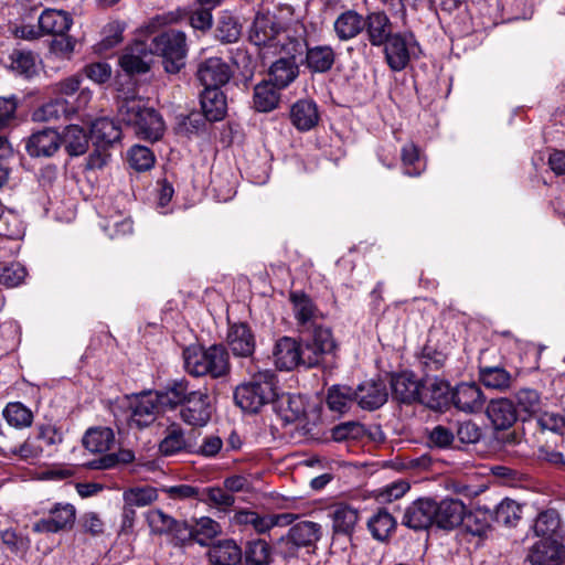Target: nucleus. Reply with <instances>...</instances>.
<instances>
[{"instance_id":"4c0bfd02","label":"nucleus","mask_w":565,"mask_h":565,"mask_svg":"<svg viewBox=\"0 0 565 565\" xmlns=\"http://www.w3.org/2000/svg\"><path fill=\"white\" fill-rule=\"evenodd\" d=\"M335 61V53L330 45H317L307 49L306 65L315 73H324L331 70Z\"/></svg>"},{"instance_id":"680f3d73","label":"nucleus","mask_w":565,"mask_h":565,"mask_svg":"<svg viewBox=\"0 0 565 565\" xmlns=\"http://www.w3.org/2000/svg\"><path fill=\"white\" fill-rule=\"evenodd\" d=\"M223 447L224 443L222 438L217 435L210 434L202 438L200 445L189 447V452L204 458H214L223 450Z\"/></svg>"},{"instance_id":"de8ad7c7","label":"nucleus","mask_w":565,"mask_h":565,"mask_svg":"<svg viewBox=\"0 0 565 565\" xmlns=\"http://www.w3.org/2000/svg\"><path fill=\"white\" fill-rule=\"evenodd\" d=\"M2 413L8 424L15 428H26L33 423L32 411L20 402L8 403Z\"/></svg>"},{"instance_id":"ea45409f","label":"nucleus","mask_w":565,"mask_h":565,"mask_svg":"<svg viewBox=\"0 0 565 565\" xmlns=\"http://www.w3.org/2000/svg\"><path fill=\"white\" fill-rule=\"evenodd\" d=\"M115 441L114 431L108 427H92L83 437L84 447L90 452L108 451Z\"/></svg>"},{"instance_id":"4d7b16f0","label":"nucleus","mask_w":565,"mask_h":565,"mask_svg":"<svg viewBox=\"0 0 565 565\" xmlns=\"http://www.w3.org/2000/svg\"><path fill=\"white\" fill-rule=\"evenodd\" d=\"M516 405L521 413L527 417L536 415L541 411V397L533 388H522L515 394Z\"/></svg>"},{"instance_id":"052dcab7","label":"nucleus","mask_w":565,"mask_h":565,"mask_svg":"<svg viewBox=\"0 0 565 565\" xmlns=\"http://www.w3.org/2000/svg\"><path fill=\"white\" fill-rule=\"evenodd\" d=\"M102 227L110 238H116L130 234L132 232V222L128 217L117 213L106 216L104 223H102Z\"/></svg>"},{"instance_id":"774afa93","label":"nucleus","mask_w":565,"mask_h":565,"mask_svg":"<svg viewBox=\"0 0 565 565\" xmlns=\"http://www.w3.org/2000/svg\"><path fill=\"white\" fill-rule=\"evenodd\" d=\"M82 76L78 74L63 78L51 86L52 94L56 96H70L79 89Z\"/></svg>"},{"instance_id":"37998d69","label":"nucleus","mask_w":565,"mask_h":565,"mask_svg":"<svg viewBox=\"0 0 565 565\" xmlns=\"http://www.w3.org/2000/svg\"><path fill=\"white\" fill-rule=\"evenodd\" d=\"M559 525L561 520L558 513L555 510L550 509L541 512L537 515L533 525V530L536 536L541 537V540H559Z\"/></svg>"},{"instance_id":"69168bd1","label":"nucleus","mask_w":565,"mask_h":565,"mask_svg":"<svg viewBox=\"0 0 565 565\" xmlns=\"http://www.w3.org/2000/svg\"><path fill=\"white\" fill-rule=\"evenodd\" d=\"M26 277V269L20 263H11L4 266L0 273V284L7 287H17L23 282Z\"/></svg>"},{"instance_id":"bb28decb","label":"nucleus","mask_w":565,"mask_h":565,"mask_svg":"<svg viewBox=\"0 0 565 565\" xmlns=\"http://www.w3.org/2000/svg\"><path fill=\"white\" fill-rule=\"evenodd\" d=\"M393 397L402 403L418 401L420 383L411 372L395 374L391 380Z\"/></svg>"},{"instance_id":"f704fd0d","label":"nucleus","mask_w":565,"mask_h":565,"mask_svg":"<svg viewBox=\"0 0 565 565\" xmlns=\"http://www.w3.org/2000/svg\"><path fill=\"white\" fill-rule=\"evenodd\" d=\"M89 138L86 130L78 125H68L61 135V146L72 157L84 154L88 149Z\"/></svg>"},{"instance_id":"6e6d98bb","label":"nucleus","mask_w":565,"mask_h":565,"mask_svg":"<svg viewBox=\"0 0 565 565\" xmlns=\"http://www.w3.org/2000/svg\"><path fill=\"white\" fill-rule=\"evenodd\" d=\"M270 555V547L266 541H250L245 548V563L246 565H268Z\"/></svg>"},{"instance_id":"a19ab883","label":"nucleus","mask_w":565,"mask_h":565,"mask_svg":"<svg viewBox=\"0 0 565 565\" xmlns=\"http://www.w3.org/2000/svg\"><path fill=\"white\" fill-rule=\"evenodd\" d=\"M278 403V409L280 416L286 423H292L306 414V404L305 399L300 395L295 394H281L280 396L277 394L276 399Z\"/></svg>"},{"instance_id":"3c124183","label":"nucleus","mask_w":565,"mask_h":565,"mask_svg":"<svg viewBox=\"0 0 565 565\" xmlns=\"http://www.w3.org/2000/svg\"><path fill=\"white\" fill-rule=\"evenodd\" d=\"M193 534L194 541L204 546L207 542L216 537L222 532L220 523L209 516H201L194 520Z\"/></svg>"},{"instance_id":"603ef678","label":"nucleus","mask_w":565,"mask_h":565,"mask_svg":"<svg viewBox=\"0 0 565 565\" xmlns=\"http://www.w3.org/2000/svg\"><path fill=\"white\" fill-rule=\"evenodd\" d=\"M395 519L384 510H380L367 522L369 530L373 537L379 541L387 539L391 532L395 529Z\"/></svg>"},{"instance_id":"2eb2a0df","label":"nucleus","mask_w":565,"mask_h":565,"mask_svg":"<svg viewBox=\"0 0 565 565\" xmlns=\"http://www.w3.org/2000/svg\"><path fill=\"white\" fill-rule=\"evenodd\" d=\"M76 510L70 503H56L50 511V516L39 520L33 525L38 533H57L72 527L75 522Z\"/></svg>"},{"instance_id":"9d476101","label":"nucleus","mask_w":565,"mask_h":565,"mask_svg":"<svg viewBox=\"0 0 565 565\" xmlns=\"http://www.w3.org/2000/svg\"><path fill=\"white\" fill-rule=\"evenodd\" d=\"M61 148V135L53 128L33 131L25 140V151L32 158H51Z\"/></svg>"},{"instance_id":"4468645a","label":"nucleus","mask_w":565,"mask_h":565,"mask_svg":"<svg viewBox=\"0 0 565 565\" xmlns=\"http://www.w3.org/2000/svg\"><path fill=\"white\" fill-rule=\"evenodd\" d=\"M306 355L305 347L289 337L279 339L274 350L275 364L279 370L290 371L298 365L306 366Z\"/></svg>"},{"instance_id":"79ce46f5","label":"nucleus","mask_w":565,"mask_h":565,"mask_svg":"<svg viewBox=\"0 0 565 565\" xmlns=\"http://www.w3.org/2000/svg\"><path fill=\"white\" fill-rule=\"evenodd\" d=\"M191 446L185 440L183 429L179 425L172 424L167 428L166 435L160 441L159 450L163 456H173L183 450L189 452Z\"/></svg>"},{"instance_id":"2f4dec72","label":"nucleus","mask_w":565,"mask_h":565,"mask_svg":"<svg viewBox=\"0 0 565 565\" xmlns=\"http://www.w3.org/2000/svg\"><path fill=\"white\" fill-rule=\"evenodd\" d=\"M126 518H134L132 508L150 505L158 499V490L150 486L132 487L122 493Z\"/></svg>"},{"instance_id":"f03ea898","label":"nucleus","mask_w":565,"mask_h":565,"mask_svg":"<svg viewBox=\"0 0 565 565\" xmlns=\"http://www.w3.org/2000/svg\"><path fill=\"white\" fill-rule=\"evenodd\" d=\"M118 115L141 139L157 141L163 136L166 127L161 115L154 108L146 106L141 98L124 100L118 108Z\"/></svg>"},{"instance_id":"7c9ffc66","label":"nucleus","mask_w":565,"mask_h":565,"mask_svg":"<svg viewBox=\"0 0 565 565\" xmlns=\"http://www.w3.org/2000/svg\"><path fill=\"white\" fill-rule=\"evenodd\" d=\"M299 75V67L294 57H282L274 62L269 68V79L276 88L289 86Z\"/></svg>"},{"instance_id":"49530a36","label":"nucleus","mask_w":565,"mask_h":565,"mask_svg":"<svg viewBox=\"0 0 565 565\" xmlns=\"http://www.w3.org/2000/svg\"><path fill=\"white\" fill-rule=\"evenodd\" d=\"M196 391L190 388V384L186 380H178L174 381L171 385H169L166 391L158 392L161 399V405H169L170 407H174L177 405H183L189 397H191L192 393Z\"/></svg>"},{"instance_id":"c9c22d12","label":"nucleus","mask_w":565,"mask_h":565,"mask_svg":"<svg viewBox=\"0 0 565 565\" xmlns=\"http://www.w3.org/2000/svg\"><path fill=\"white\" fill-rule=\"evenodd\" d=\"M329 516L335 533L349 534L359 521V511L349 504L338 503L330 509Z\"/></svg>"},{"instance_id":"4be33fe9","label":"nucleus","mask_w":565,"mask_h":565,"mask_svg":"<svg viewBox=\"0 0 565 565\" xmlns=\"http://www.w3.org/2000/svg\"><path fill=\"white\" fill-rule=\"evenodd\" d=\"M364 22L366 36L372 46H384L395 34L392 22L384 12H371L364 18Z\"/></svg>"},{"instance_id":"338daca9","label":"nucleus","mask_w":565,"mask_h":565,"mask_svg":"<svg viewBox=\"0 0 565 565\" xmlns=\"http://www.w3.org/2000/svg\"><path fill=\"white\" fill-rule=\"evenodd\" d=\"M409 488L411 486L406 480L399 479L381 488L377 497L382 502H392L402 498Z\"/></svg>"},{"instance_id":"8fccbe9b","label":"nucleus","mask_w":565,"mask_h":565,"mask_svg":"<svg viewBox=\"0 0 565 565\" xmlns=\"http://www.w3.org/2000/svg\"><path fill=\"white\" fill-rule=\"evenodd\" d=\"M10 60L11 70L19 75L29 78L38 72L36 58L32 52L14 50L10 55Z\"/></svg>"},{"instance_id":"09e8293b","label":"nucleus","mask_w":565,"mask_h":565,"mask_svg":"<svg viewBox=\"0 0 565 565\" xmlns=\"http://www.w3.org/2000/svg\"><path fill=\"white\" fill-rule=\"evenodd\" d=\"M521 513L522 507L518 502L504 499L495 507L493 512L489 513V516L497 523L511 526L520 520Z\"/></svg>"},{"instance_id":"393cba45","label":"nucleus","mask_w":565,"mask_h":565,"mask_svg":"<svg viewBox=\"0 0 565 565\" xmlns=\"http://www.w3.org/2000/svg\"><path fill=\"white\" fill-rule=\"evenodd\" d=\"M564 554L565 546L561 540H540L530 550L527 559L533 565H556Z\"/></svg>"},{"instance_id":"9b49d317","label":"nucleus","mask_w":565,"mask_h":565,"mask_svg":"<svg viewBox=\"0 0 565 565\" xmlns=\"http://www.w3.org/2000/svg\"><path fill=\"white\" fill-rule=\"evenodd\" d=\"M281 28L274 17L257 14L249 31V40L256 46L278 47L281 45Z\"/></svg>"},{"instance_id":"c03bdc74","label":"nucleus","mask_w":565,"mask_h":565,"mask_svg":"<svg viewBox=\"0 0 565 565\" xmlns=\"http://www.w3.org/2000/svg\"><path fill=\"white\" fill-rule=\"evenodd\" d=\"M216 38L223 43L236 42L242 33V25L230 11H222L217 19Z\"/></svg>"},{"instance_id":"f257e3e1","label":"nucleus","mask_w":565,"mask_h":565,"mask_svg":"<svg viewBox=\"0 0 565 565\" xmlns=\"http://www.w3.org/2000/svg\"><path fill=\"white\" fill-rule=\"evenodd\" d=\"M277 397V379L273 371L262 370L237 385L234 391L236 405L247 413H257Z\"/></svg>"},{"instance_id":"0eeeda50","label":"nucleus","mask_w":565,"mask_h":565,"mask_svg":"<svg viewBox=\"0 0 565 565\" xmlns=\"http://www.w3.org/2000/svg\"><path fill=\"white\" fill-rule=\"evenodd\" d=\"M92 99V92L84 88L77 96V109L84 108ZM76 108H71L68 102L62 97L51 99L32 113V119L38 122H49L58 120L62 117H68L74 114Z\"/></svg>"},{"instance_id":"c756f323","label":"nucleus","mask_w":565,"mask_h":565,"mask_svg":"<svg viewBox=\"0 0 565 565\" xmlns=\"http://www.w3.org/2000/svg\"><path fill=\"white\" fill-rule=\"evenodd\" d=\"M292 125L300 131L312 129L319 121L318 107L315 102L300 99L290 109Z\"/></svg>"},{"instance_id":"423d86ee","label":"nucleus","mask_w":565,"mask_h":565,"mask_svg":"<svg viewBox=\"0 0 565 565\" xmlns=\"http://www.w3.org/2000/svg\"><path fill=\"white\" fill-rule=\"evenodd\" d=\"M158 392H142L129 399V424L138 428L148 427L156 420L161 399Z\"/></svg>"},{"instance_id":"72a5a7b5","label":"nucleus","mask_w":565,"mask_h":565,"mask_svg":"<svg viewBox=\"0 0 565 565\" xmlns=\"http://www.w3.org/2000/svg\"><path fill=\"white\" fill-rule=\"evenodd\" d=\"M90 136L97 147L105 148L120 139L121 129L114 120L103 117L92 124Z\"/></svg>"},{"instance_id":"39448f33","label":"nucleus","mask_w":565,"mask_h":565,"mask_svg":"<svg viewBox=\"0 0 565 565\" xmlns=\"http://www.w3.org/2000/svg\"><path fill=\"white\" fill-rule=\"evenodd\" d=\"M384 58L393 72L406 70L413 60L422 55V47L411 31L396 32L384 45Z\"/></svg>"},{"instance_id":"864d4df0","label":"nucleus","mask_w":565,"mask_h":565,"mask_svg":"<svg viewBox=\"0 0 565 565\" xmlns=\"http://www.w3.org/2000/svg\"><path fill=\"white\" fill-rule=\"evenodd\" d=\"M354 399V391L348 386H333L329 390L327 404L331 411L344 413Z\"/></svg>"},{"instance_id":"a211bd4d","label":"nucleus","mask_w":565,"mask_h":565,"mask_svg":"<svg viewBox=\"0 0 565 565\" xmlns=\"http://www.w3.org/2000/svg\"><path fill=\"white\" fill-rule=\"evenodd\" d=\"M435 500L420 498L406 508L403 524L414 530H424L435 524Z\"/></svg>"},{"instance_id":"a878e982","label":"nucleus","mask_w":565,"mask_h":565,"mask_svg":"<svg viewBox=\"0 0 565 565\" xmlns=\"http://www.w3.org/2000/svg\"><path fill=\"white\" fill-rule=\"evenodd\" d=\"M221 87H204L201 94V108L210 121L222 120L227 111V103Z\"/></svg>"},{"instance_id":"a18cd8bd","label":"nucleus","mask_w":565,"mask_h":565,"mask_svg":"<svg viewBox=\"0 0 565 565\" xmlns=\"http://www.w3.org/2000/svg\"><path fill=\"white\" fill-rule=\"evenodd\" d=\"M479 375L481 382L492 390L505 391L509 390L513 383V376L505 369L500 366L481 367Z\"/></svg>"},{"instance_id":"58836bf2","label":"nucleus","mask_w":565,"mask_h":565,"mask_svg":"<svg viewBox=\"0 0 565 565\" xmlns=\"http://www.w3.org/2000/svg\"><path fill=\"white\" fill-rule=\"evenodd\" d=\"M278 88H276L270 82L263 81L257 84L254 88L253 105L257 111L267 113L274 110L280 99Z\"/></svg>"},{"instance_id":"e433bc0d","label":"nucleus","mask_w":565,"mask_h":565,"mask_svg":"<svg viewBox=\"0 0 565 565\" xmlns=\"http://www.w3.org/2000/svg\"><path fill=\"white\" fill-rule=\"evenodd\" d=\"M320 537L321 525L311 521L299 522L288 532V541L297 547L313 545Z\"/></svg>"},{"instance_id":"e2e57ef3","label":"nucleus","mask_w":565,"mask_h":565,"mask_svg":"<svg viewBox=\"0 0 565 565\" xmlns=\"http://www.w3.org/2000/svg\"><path fill=\"white\" fill-rule=\"evenodd\" d=\"M129 164L137 171H147L154 164L152 151L145 147L136 145L128 152Z\"/></svg>"},{"instance_id":"bf43d9fd","label":"nucleus","mask_w":565,"mask_h":565,"mask_svg":"<svg viewBox=\"0 0 565 565\" xmlns=\"http://www.w3.org/2000/svg\"><path fill=\"white\" fill-rule=\"evenodd\" d=\"M402 161L405 174L418 177L425 170V163L420 160L419 151L414 143H407L402 149Z\"/></svg>"},{"instance_id":"f3484780","label":"nucleus","mask_w":565,"mask_h":565,"mask_svg":"<svg viewBox=\"0 0 565 565\" xmlns=\"http://www.w3.org/2000/svg\"><path fill=\"white\" fill-rule=\"evenodd\" d=\"M388 398L386 383L381 379H372L361 383L354 391V399L366 411L382 407Z\"/></svg>"},{"instance_id":"0e129e2a","label":"nucleus","mask_w":565,"mask_h":565,"mask_svg":"<svg viewBox=\"0 0 565 565\" xmlns=\"http://www.w3.org/2000/svg\"><path fill=\"white\" fill-rule=\"evenodd\" d=\"M174 520L171 515L166 514L159 509L150 510L147 513V522L156 534H168L174 524Z\"/></svg>"},{"instance_id":"1a4fd4ad","label":"nucleus","mask_w":565,"mask_h":565,"mask_svg":"<svg viewBox=\"0 0 565 565\" xmlns=\"http://www.w3.org/2000/svg\"><path fill=\"white\" fill-rule=\"evenodd\" d=\"M450 401L457 411L477 414L483 409L487 398L478 384L460 383L452 388Z\"/></svg>"},{"instance_id":"473e14b6","label":"nucleus","mask_w":565,"mask_h":565,"mask_svg":"<svg viewBox=\"0 0 565 565\" xmlns=\"http://www.w3.org/2000/svg\"><path fill=\"white\" fill-rule=\"evenodd\" d=\"M212 565H236L242 559V550L233 540H222L207 552Z\"/></svg>"},{"instance_id":"7ed1b4c3","label":"nucleus","mask_w":565,"mask_h":565,"mask_svg":"<svg viewBox=\"0 0 565 565\" xmlns=\"http://www.w3.org/2000/svg\"><path fill=\"white\" fill-rule=\"evenodd\" d=\"M185 371L193 376L221 377L230 370L228 354L222 345L207 349L189 347L183 351Z\"/></svg>"},{"instance_id":"dca6fc26","label":"nucleus","mask_w":565,"mask_h":565,"mask_svg":"<svg viewBox=\"0 0 565 565\" xmlns=\"http://www.w3.org/2000/svg\"><path fill=\"white\" fill-rule=\"evenodd\" d=\"M311 339L303 344L306 352V366L317 365L324 354L331 353L335 349V342L331 331L328 328L315 326L311 328Z\"/></svg>"},{"instance_id":"aec40b11","label":"nucleus","mask_w":565,"mask_h":565,"mask_svg":"<svg viewBox=\"0 0 565 565\" xmlns=\"http://www.w3.org/2000/svg\"><path fill=\"white\" fill-rule=\"evenodd\" d=\"M449 383L438 377H429L420 382L418 401L430 408H440L449 401Z\"/></svg>"},{"instance_id":"412c9836","label":"nucleus","mask_w":565,"mask_h":565,"mask_svg":"<svg viewBox=\"0 0 565 565\" xmlns=\"http://www.w3.org/2000/svg\"><path fill=\"white\" fill-rule=\"evenodd\" d=\"M435 524L440 529L451 530L460 525L466 515V505L457 499L446 498L435 501Z\"/></svg>"},{"instance_id":"c85d7f7f","label":"nucleus","mask_w":565,"mask_h":565,"mask_svg":"<svg viewBox=\"0 0 565 565\" xmlns=\"http://www.w3.org/2000/svg\"><path fill=\"white\" fill-rule=\"evenodd\" d=\"M365 26L362 14L354 10L342 12L333 23V30L340 41H349L358 36Z\"/></svg>"},{"instance_id":"20e7f679","label":"nucleus","mask_w":565,"mask_h":565,"mask_svg":"<svg viewBox=\"0 0 565 565\" xmlns=\"http://www.w3.org/2000/svg\"><path fill=\"white\" fill-rule=\"evenodd\" d=\"M150 53L162 57L164 71L177 74L185 65L186 35L182 31L169 30L153 36L148 43Z\"/></svg>"},{"instance_id":"b1692460","label":"nucleus","mask_w":565,"mask_h":565,"mask_svg":"<svg viewBox=\"0 0 565 565\" xmlns=\"http://www.w3.org/2000/svg\"><path fill=\"white\" fill-rule=\"evenodd\" d=\"M292 303L295 318L301 328V332L310 331L317 324L319 310L312 300L301 291H292L289 296Z\"/></svg>"},{"instance_id":"5fc2aeb1","label":"nucleus","mask_w":565,"mask_h":565,"mask_svg":"<svg viewBox=\"0 0 565 565\" xmlns=\"http://www.w3.org/2000/svg\"><path fill=\"white\" fill-rule=\"evenodd\" d=\"M126 29V23L122 21H111L107 23L102 31V40L97 44V51H107L122 41V33Z\"/></svg>"},{"instance_id":"cd10ccee","label":"nucleus","mask_w":565,"mask_h":565,"mask_svg":"<svg viewBox=\"0 0 565 565\" xmlns=\"http://www.w3.org/2000/svg\"><path fill=\"white\" fill-rule=\"evenodd\" d=\"M72 24L73 19L63 10L45 9L39 17V28L43 34L64 35Z\"/></svg>"},{"instance_id":"13d9d810","label":"nucleus","mask_w":565,"mask_h":565,"mask_svg":"<svg viewBox=\"0 0 565 565\" xmlns=\"http://www.w3.org/2000/svg\"><path fill=\"white\" fill-rule=\"evenodd\" d=\"M234 521L237 524L250 525L259 534L270 531L269 514L260 515L255 511L241 510L235 513Z\"/></svg>"},{"instance_id":"ddd939ff","label":"nucleus","mask_w":565,"mask_h":565,"mask_svg":"<svg viewBox=\"0 0 565 565\" xmlns=\"http://www.w3.org/2000/svg\"><path fill=\"white\" fill-rule=\"evenodd\" d=\"M231 77L230 65L216 56L202 61L196 70V78L204 87H222Z\"/></svg>"},{"instance_id":"5701e85b","label":"nucleus","mask_w":565,"mask_h":565,"mask_svg":"<svg viewBox=\"0 0 565 565\" xmlns=\"http://www.w3.org/2000/svg\"><path fill=\"white\" fill-rule=\"evenodd\" d=\"M486 414L495 429H509L518 419V412L512 401L508 398L491 399Z\"/></svg>"},{"instance_id":"f8f14e48","label":"nucleus","mask_w":565,"mask_h":565,"mask_svg":"<svg viewBox=\"0 0 565 565\" xmlns=\"http://www.w3.org/2000/svg\"><path fill=\"white\" fill-rule=\"evenodd\" d=\"M151 56L148 42L137 40L125 49L119 65L127 74H143L150 70Z\"/></svg>"},{"instance_id":"6ab92c4d","label":"nucleus","mask_w":565,"mask_h":565,"mask_svg":"<svg viewBox=\"0 0 565 565\" xmlns=\"http://www.w3.org/2000/svg\"><path fill=\"white\" fill-rule=\"evenodd\" d=\"M226 342L236 356H250L256 348L255 335L247 323H233L228 328Z\"/></svg>"},{"instance_id":"6e6552de","label":"nucleus","mask_w":565,"mask_h":565,"mask_svg":"<svg viewBox=\"0 0 565 565\" xmlns=\"http://www.w3.org/2000/svg\"><path fill=\"white\" fill-rule=\"evenodd\" d=\"M212 412L213 407L207 390H198L181 406L180 417L186 425L204 427L211 420Z\"/></svg>"}]
</instances>
